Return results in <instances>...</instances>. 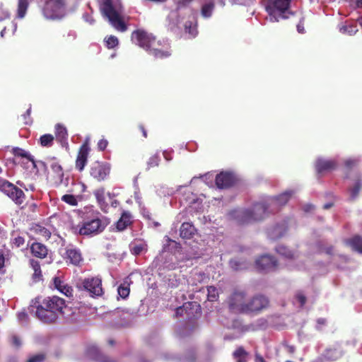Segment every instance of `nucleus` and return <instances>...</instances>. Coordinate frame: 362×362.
Returning <instances> with one entry per match:
<instances>
[{
    "instance_id": "obj_37",
    "label": "nucleus",
    "mask_w": 362,
    "mask_h": 362,
    "mask_svg": "<svg viewBox=\"0 0 362 362\" xmlns=\"http://www.w3.org/2000/svg\"><path fill=\"white\" fill-rule=\"evenodd\" d=\"M33 230L36 234L39 235L45 240H48L52 234L51 231L49 229L40 225L35 226L33 228Z\"/></svg>"
},
{
    "instance_id": "obj_28",
    "label": "nucleus",
    "mask_w": 362,
    "mask_h": 362,
    "mask_svg": "<svg viewBox=\"0 0 362 362\" xmlns=\"http://www.w3.org/2000/svg\"><path fill=\"white\" fill-rule=\"evenodd\" d=\"M346 243L354 250L362 253V238L360 236H355L353 238L346 240Z\"/></svg>"
},
{
    "instance_id": "obj_12",
    "label": "nucleus",
    "mask_w": 362,
    "mask_h": 362,
    "mask_svg": "<svg viewBox=\"0 0 362 362\" xmlns=\"http://www.w3.org/2000/svg\"><path fill=\"white\" fill-rule=\"evenodd\" d=\"M255 263L259 270L266 272L274 271L278 268L277 262L273 257L267 255L259 257Z\"/></svg>"
},
{
    "instance_id": "obj_39",
    "label": "nucleus",
    "mask_w": 362,
    "mask_h": 362,
    "mask_svg": "<svg viewBox=\"0 0 362 362\" xmlns=\"http://www.w3.org/2000/svg\"><path fill=\"white\" fill-rule=\"evenodd\" d=\"M276 251L281 256L287 259H291L294 257V253L291 250L284 245H279L276 247Z\"/></svg>"
},
{
    "instance_id": "obj_16",
    "label": "nucleus",
    "mask_w": 362,
    "mask_h": 362,
    "mask_svg": "<svg viewBox=\"0 0 362 362\" xmlns=\"http://www.w3.org/2000/svg\"><path fill=\"white\" fill-rule=\"evenodd\" d=\"M293 193L294 192L293 190H288L276 197L268 199V201L272 207V210H277L279 206L286 204Z\"/></svg>"
},
{
    "instance_id": "obj_57",
    "label": "nucleus",
    "mask_w": 362,
    "mask_h": 362,
    "mask_svg": "<svg viewBox=\"0 0 362 362\" xmlns=\"http://www.w3.org/2000/svg\"><path fill=\"white\" fill-rule=\"evenodd\" d=\"M83 18L86 22H88L90 25H93L95 22V20L89 14H84Z\"/></svg>"
},
{
    "instance_id": "obj_7",
    "label": "nucleus",
    "mask_w": 362,
    "mask_h": 362,
    "mask_svg": "<svg viewBox=\"0 0 362 362\" xmlns=\"http://www.w3.org/2000/svg\"><path fill=\"white\" fill-rule=\"evenodd\" d=\"M42 13L47 19H61L66 15L64 0H45Z\"/></svg>"
},
{
    "instance_id": "obj_42",
    "label": "nucleus",
    "mask_w": 362,
    "mask_h": 362,
    "mask_svg": "<svg viewBox=\"0 0 362 362\" xmlns=\"http://www.w3.org/2000/svg\"><path fill=\"white\" fill-rule=\"evenodd\" d=\"M54 136L52 134L42 135L40 139V144L42 146L49 147L53 144Z\"/></svg>"
},
{
    "instance_id": "obj_36",
    "label": "nucleus",
    "mask_w": 362,
    "mask_h": 362,
    "mask_svg": "<svg viewBox=\"0 0 362 362\" xmlns=\"http://www.w3.org/2000/svg\"><path fill=\"white\" fill-rule=\"evenodd\" d=\"M28 7V0H18L17 17L23 18L25 17Z\"/></svg>"
},
{
    "instance_id": "obj_35",
    "label": "nucleus",
    "mask_w": 362,
    "mask_h": 362,
    "mask_svg": "<svg viewBox=\"0 0 362 362\" xmlns=\"http://www.w3.org/2000/svg\"><path fill=\"white\" fill-rule=\"evenodd\" d=\"M339 30L340 33L347 34L349 35H355L358 31L356 25L354 24L339 25Z\"/></svg>"
},
{
    "instance_id": "obj_2",
    "label": "nucleus",
    "mask_w": 362,
    "mask_h": 362,
    "mask_svg": "<svg viewBox=\"0 0 362 362\" xmlns=\"http://www.w3.org/2000/svg\"><path fill=\"white\" fill-rule=\"evenodd\" d=\"M132 40L134 43L146 50L156 58L163 59L170 55L168 50L161 49L160 41L156 42L155 37L150 33L142 30H137L132 33Z\"/></svg>"
},
{
    "instance_id": "obj_4",
    "label": "nucleus",
    "mask_w": 362,
    "mask_h": 362,
    "mask_svg": "<svg viewBox=\"0 0 362 362\" xmlns=\"http://www.w3.org/2000/svg\"><path fill=\"white\" fill-rule=\"evenodd\" d=\"M272 207L268 199L262 203L255 204L252 209H236L230 213V216L241 223L263 219L272 210Z\"/></svg>"
},
{
    "instance_id": "obj_19",
    "label": "nucleus",
    "mask_w": 362,
    "mask_h": 362,
    "mask_svg": "<svg viewBox=\"0 0 362 362\" xmlns=\"http://www.w3.org/2000/svg\"><path fill=\"white\" fill-rule=\"evenodd\" d=\"M336 163L332 160L318 158L315 163L316 170L318 173L331 170L334 169Z\"/></svg>"
},
{
    "instance_id": "obj_33",
    "label": "nucleus",
    "mask_w": 362,
    "mask_h": 362,
    "mask_svg": "<svg viewBox=\"0 0 362 362\" xmlns=\"http://www.w3.org/2000/svg\"><path fill=\"white\" fill-rule=\"evenodd\" d=\"M233 356L236 362H247V353L243 347L238 348Z\"/></svg>"
},
{
    "instance_id": "obj_13",
    "label": "nucleus",
    "mask_w": 362,
    "mask_h": 362,
    "mask_svg": "<svg viewBox=\"0 0 362 362\" xmlns=\"http://www.w3.org/2000/svg\"><path fill=\"white\" fill-rule=\"evenodd\" d=\"M201 308L199 304L195 302H187L176 309L175 314L176 316H182L185 313L187 317L191 318L199 314Z\"/></svg>"
},
{
    "instance_id": "obj_55",
    "label": "nucleus",
    "mask_w": 362,
    "mask_h": 362,
    "mask_svg": "<svg viewBox=\"0 0 362 362\" xmlns=\"http://www.w3.org/2000/svg\"><path fill=\"white\" fill-rule=\"evenodd\" d=\"M107 141L105 139H100L98 143V147L100 151H103L107 146Z\"/></svg>"
},
{
    "instance_id": "obj_56",
    "label": "nucleus",
    "mask_w": 362,
    "mask_h": 362,
    "mask_svg": "<svg viewBox=\"0 0 362 362\" xmlns=\"http://www.w3.org/2000/svg\"><path fill=\"white\" fill-rule=\"evenodd\" d=\"M12 343L16 347H19L21 345V341L17 336L12 337Z\"/></svg>"
},
{
    "instance_id": "obj_17",
    "label": "nucleus",
    "mask_w": 362,
    "mask_h": 362,
    "mask_svg": "<svg viewBox=\"0 0 362 362\" xmlns=\"http://www.w3.org/2000/svg\"><path fill=\"white\" fill-rule=\"evenodd\" d=\"M89 150L87 142L83 144L80 148L76 161V167L79 171H82L86 164Z\"/></svg>"
},
{
    "instance_id": "obj_53",
    "label": "nucleus",
    "mask_w": 362,
    "mask_h": 362,
    "mask_svg": "<svg viewBox=\"0 0 362 362\" xmlns=\"http://www.w3.org/2000/svg\"><path fill=\"white\" fill-rule=\"evenodd\" d=\"M296 298V300L299 302L300 306L303 307L306 301L305 296L302 293H298Z\"/></svg>"
},
{
    "instance_id": "obj_40",
    "label": "nucleus",
    "mask_w": 362,
    "mask_h": 362,
    "mask_svg": "<svg viewBox=\"0 0 362 362\" xmlns=\"http://www.w3.org/2000/svg\"><path fill=\"white\" fill-rule=\"evenodd\" d=\"M129 291L130 289L127 281H124L117 288L118 295L122 298H126L129 296Z\"/></svg>"
},
{
    "instance_id": "obj_46",
    "label": "nucleus",
    "mask_w": 362,
    "mask_h": 362,
    "mask_svg": "<svg viewBox=\"0 0 362 362\" xmlns=\"http://www.w3.org/2000/svg\"><path fill=\"white\" fill-rule=\"evenodd\" d=\"M62 200L69 204L71 206H76L77 200L75 197L72 194H65L62 196Z\"/></svg>"
},
{
    "instance_id": "obj_63",
    "label": "nucleus",
    "mask_w": 362,
    "mask_h": 362,
    "mask_svg": "<svg viewBox=\"0 0 362 362\" xmlns=\"http://www.w3.org/2000/svg\"><path fill=\"white\" fill-rule=\"evenodd\" d=\"M256 362H266V361H264L263 357H262L259 355H257L256 356Z\"/></svg>"
},
{
    "instance_id": "obj_3",
    "label": "nucleus",
    "mask_w": 362,
    "mask_h": 362,
    "mask_svg": "<svg viewBox=\"0 0 362 362\" xmlns=\"http://www.w3.org/2000/svg\"><path fill=\"white\" fill-rule=\"evenodd\" d=\"M102 14L117 30L124 32L127 30L122 18V6L120 0H98Z\"/></svg>"
},
{
    "instance_id": "obj_41",
    "label": "nucleus",
    "mask_w": 362,
    "mask_h": 362,
    "mask_svg": "<svg viewBox=\"0 0 362 362\" xmlns=\"http://www.w3.org/2000/svg\"><path fill=\"white\" fill-rule=\"evenodd\" d=\"M214 8V3L206 4L202 6V15L205 18H209L211 16Z\"/></svg>"
},
{
    "instance_id": "obj_45",
    "label": "nucleus",
    "mask_w": 362,
    "mask_h": 362,
    "mask_svg": "<svg viewBox=\"0 0 362 362\" xmlns=\"http://www.w3.org/2000/svg\"><path fill=\"white\" fill-rule=\"evenodd\" d=\"M229 264L230 267L234 270H240L246 268L245 263L238 259H231Z\"/></svg>"
},
{
    "instance_id": "obj_52",
    "label": "nucleus",
    "mask_w": 362,
    "mask_h": 362,
    "mask_svg": "<svg viewBox=\"0 0 362 362\" xmlns=\"http://www.w3.org/2000/svg\"><path fill=\"white\" fill-rule=\"evenodd\" d=\"M18 320L20 322H26L28 320V315L25 312L21 311L19 312L17 315Z\"/></svg>"
},
{
    "instance_id": "obj_14",
    "label": "nucleus",
    "mask_w": 362,
    "mask_h": 362,
    "mask_svg": "<svg viewBox=\"0 0 362 362\" xmlns=\"http://www.w3.org/2000/svg\"><path fill=\"white\" fill-rule=\"evenodd\" d=\"M268 299L264 296H257L247 302L245 312H254L263 309L267 306Z\"/></svg>"
},
{
    "instance_id": "obj_31",
    "label": "nucleus",
    "mask_w": 362,
    "mask_h": 362,
    "mask_svg": "<svg viewBox=\"0 0 362 362\" xmlns=\"http://www.w3.org/2000/svg\"><path fill=\"white\" fill-rule=\"evenodd\" d=\"M30 265L34 271V273L32 276L33 281L37 282L40 281L42 279V272L39 262L32 259L30 260Z\"/></svg>"
},
{
    "instance_id": "obj_62",
    "label": "nucleus",
    "mask_w": 362,
    "mask_h": 362,
    "mask_svg": "<svg viewBox=\"0 0 362 362\" xmlns=\"http://www.w3.org/2000/svg\"><path fill=\"white\" fill-rule=\"evenodd\" d=\"M185 216V214L184 213H180L177 216H176V220L177 221H181V220L184 218Z\"/></svg>"
},
{
    "instance_id": "obj_20",
    "label": "nucleus",
    "mask_w": 362,
    "mask_h": 362,
    "mask_svg": "<svg viewBox=\"0 0 362 362\" xmlns=\"http://www.w3.org/2000/svg\"><path fill=\"white\" fill-rule=\"evenodd\" d=\"M287 226L285 222L276 225L268 230V235L272 239L281 238L286 231Z\"/></svg>"
},
{
    "instance_id": "obj_27",
    "label": "nucleus",
    "mask_w": 362,
    "mask_h": 362,
    "mask_svg": "<svg viewBox=\"0 0 362 362\" xmlns=\"http://www.w3.org/2000/svg\"><path fill=\"white\" fill-rule=\"evenodd\" d=\"M55 136L57 140H58L62 144L66 142L67 140V130L65 127L58 124L55 126Z\"/></svg>"
},
{
    "instance_id": "obj_38",
    "label": "nucleus",
    "mask_w": 362,
    "mask_h": 362,
    "mask_svg": "<svg viewBox=\"0 0 362 362\" xmlns=\"http://www.w3.org/2000/svg\"><path fill=\"white\" fill-rule=\"evenodd\" d=\"M87 354L89 357L95 360H102L103 356L101 355L98 348L95 345H91L87 349Z\"/></svg>"
},
{
    "instance_id": "obj_30",
    "label": "nucleus",
    "mask_w": 362,
    "mask_h": 362,
    "mask_svg": "<svg viewBox=\"0 0 362 362\" xmlns=\"http://www.w3.org/2000/svg\"><path fill=\"white\" fill-rule=\"evenodd\" d=\"M13 152L15 156L26 158L28 161H30L32 163L33 167H35L34 158L28 151L20 148H14L13 149Z\"/></svg>"
},
{
    "instance_id": "obj_25",
    "label": "nucleus",
    "mask_w": 362,
    "mask_h": 362,
    "mask_svg": "<svg viewBox=\"0 0 362 362\" xmlns=\"http://www.w3.org/2000/svg\"><path fill=\"white\" fill-rule=\"evenodd\" d=\"M132 223V215L129 212L124 211L122 213L120 218L117 222L116 227L118 230H124Z\"/></svg>"
},
{
    "instance_id": "obj_18",
    "label": "nucleus",
    "mask_w": 362,
    "mask_h": 362,
    "mask_svg": "<svg viewBox=\"0 0 362 362\" xmlns=\"http://www.w3.org/2000/svg\"><path fill=\"white\" fill-rule=\"evenodd\" d=\"M234 182V177L229 173H221L216 176V185L218 188L230 187Z\"/></svg>"
},
{
    "instance_id": "obj_9",
    "label": "nucleus",
    "mask_w": 362,
    "mask_h": 362,
    "mask_svg": "<svg viewBox=\"0 0 362 362\" xmlns=\"http://www.w3.org/2000/svg\"><path fill=\"white\" fill-rule=\"evenodd\" d=\"M80 287L88 291L92 296H100L103 294L102 281L98 277L83 279Z\"/></svg>"
},
{
    "instance_id": "obj_26",
    "label": "nucleus",
    "mask_w": 362,
    "mask_h": 362,
    "mask_svg": "<svg viewBox=\"0 0 362 362\" xmlns=\"http://www.w3.org/2000/svg\"><path fill=\"white\" fill-rule=\"evenodd\" d=\"M129 247L132 253L134 255H139L147 250V245L141 240L132 243Z\"/></svg>"
},
{
    "instance_id": "obj_23",
    "label": "nucleus",
    "mask_w": 362,
    "mask_h": 362,
    "mask_svg": "<svg viewBox=\"0 0 362 362\" xmlns=\"http://www.w3.org/2000/svg\"><path fill=\"white\" fill-rule=\"evenodd\" d=\"M54 287L66 296L72 294V288L66 284L59 277H54L53 279Z\"/></svg>"
},
{
    "instance_id": "obj_44",
    "label": "nucleus",
    "mask_w": 362,
    "mask_h": 362,
    "mask_svg": "<svg viewBox=\"0 0 362 362\" xmlns=\"http://www.w3.org/2000/svg\"><path fill=\"white\" fill-rule=\"evenodd\" d=\"M207 290V298L209 301L216 300L218 295L217 288L214 286H208Z\"/></svg>"
},
{
    "instance_id": "obj_51",
    "label": "nucleus",
    "mask_w": 362,
    "mask_h": 362,
    "mask_svg": "<svg viewBox=\"0 0 362 362\" xmlns=\"http://www.w3.org/2000/svg\"><path fill=\"white\" fill-rule=\"evenodd\" d=\"M10 16V14L8 11L4 8L2 6H0V22L8 18Z\"/></svg>"
},
{
    "instance_id": "obj_24",
    "label": "nucleus",
    "mask_w": 362,
    "mask_h": 362,
    "mask_svg": "<svg viewBox=\"0 0 362 362\" xmlns=\"http://www.w3.org/2000/svg\"><path fill=\"white\" fill-rule=\"evenodd\" d=\"M50 168L54 173L55 183L60 185L63 182L64 172L62 166L57 162L53 161L50 164Z\"/></svg>"
},
{
    "instance_id": "obj_21",
    "label": "nucleus",
    "mask_w": 362,
    "mask_h": 362,
    "mask_svg": "<svg viewBox=\"0 0 362 362\" xmlns=\"http://www.w3.org/2000/svg\"><path fill=\"white\" fill-rule=\"evenodd\" d=\"M196 229L191 223L185 222L180 227V235L184 239H189L194 235Z\"/></svg>"
},
{
    "instance_id": "obj_43",
    "label": "nucleus",
    "mask_w": 362,
    "mask_h": 362,
    "mask_svg": "<svg viewBox=\"0 0 362 362\" xmlns=\"http://www.w3.org/2000/svg\"><path fill=\"white\" fill-rule=\"evenodd\" d=\"M160 161V158L159 156V154L158 153L154 154L153 156L150 157L147 162V169L148 170L151 168L158 166Z\"/></svg>"
},
{
    "instance_id": "obj_8",
    "label": "nucleus",
    "mask_w": 362,
    "mask_h": 362,
    "mask_svg": "<svg viewBox=\"0 0 362 362\" xmlns=\"http://www.w3.org/2000/svg\"><path fill=\"white\" fill-rule=\"evenodd\" d=\"M0 190L16 204L20 205L24 202L25 194L23 190L6 180L0 179Z\"/></svg>"
},
{
    "instance_id": "obj_29",
    "label": "nucleus",
    "mask_w": 362,
    "mask_h": 362,
    "mask_svg": "<svg viewBox=\"0 0 362 362\" xmlns=\"http://www.w3.org/2000/svg\"><path fill=\"white\" fill-rule=\"evenodd\" d=\"M94 195L97 199L98 204L102 210L105 211L107 207V204L105 199V189L99 188L94 192Z\"/></svg>"
},
{
    "instance_id": "obj_5",
    "label": "nucleus",
    "mask_w": 362,
    "mask_h": 362,
    "mask_svg": "<svg viewBox=\"0 0 362 362\" xmlns=\"http://www.w3.org/2000/svg\"><path fill=\"white\" fill-rule=\"evenodd\" d=\"M291 0H268L265 6L271 22H277L279 19L288 18V8Z\"/></svg>"
},
{
    "instance_id": "obj_58",
    "label": "nucleus",
    "mask_w": 362,
    "mask_h": 362,
    "mask_svg": "<svg viewBox=\"0 0 362 362\" xmlns=\"http://www.w3.org/2000/svg\"><path fill=\"white\" fill-rule=\"evenodd\" d=\"M5 264V257L2 251H0V269H1Z\"/></svg>"
},
{
    "instance_id": "obj_47",
    "label": "nucleus",
    "mask_w": 362,
    "mask_h": 362,
    "mask_svg": "<svg viewBox=\"0 0 362 362\" xmlns=\"http://www.w3.org/2000/svg\"><path fill=\"white\" fill-rule=\"evenodd\" d=\"M106 46L108 48H114L118 45V39L117 37L110 35L105 40Z\"/></svg>"
},
{
    "instance_id": "obj_59",
    "label": "nucleus",
    "mask_w": 362,
    "mask_h": 362,
    "mask_svg": "<svg viewBox=\"0 0 362 362\" xmlns=\"http://www.w3.org/2000/svg\"><path fill=\"white\" fill-rule=\"evenodd\" d=\"M297 30L299 33L303 34L305 33V28L303 24L301 23V21L297 25Z\"/></svg>"
},
{
    "instance_id": "obj_48",
    "label": "nucleus",
    "mask_w": 362,
    "mask_h": 362,
    "mask_svg": "<svg viewBox=\"0 0 362 362\" xmlns=\"http://www.w3.org/2000/svg\"><path fill=\"white\" fill-rule=\"evenodd\" d=\"M11 243L13 244L16 247H19L22 246L25 243V239L22 236L20 235H12L11 238Z\"/></svg>"
},
{
    "instance_id": "obj_6",
    "label": "nucleus",
    "mask_w": 362,
    "mask_h": 362,
    "mask_svg": "<svg viewBox=\"0 0 362 362\" xmlns=\"http://www.w3.org/2000/svg\"><path fill=\"white\" fill-rule=\"evenodd\" d=\"M107 224L105 220L95 218L78 224L74 230L81 235H95L103 231Z\"/></svg>"
},
{
    "instance_id": "obj_50",
    "label": "nucleus",
    "mask_w": 362,
    "mask_h": 362,
    "mask_svg": "<svg viewBox=\"0 0 362 362\" xmlns=\"http://www.w3.org/2000/svg\"><path fill=\"white\" fill-rule=\"evenodd\" d=\"M45 356L42 354H38L31 356L27 362H41L44 360Z\"/></svg>"
},
{
    "instance_id": "obj_32",
    "label": "nucleus",
    "mask_w": 362,
    "mask_h": 362,
    "mask_svg": "<svg viewBox=\"0 0 362 362\" xmlns=\"http://www.w3.org/2000/svg\"><path fill=\"white\" fill-rule=\"evenodd\" d=\"M362 187V180L361 178H357L354 182L353 185L350 187L349 192L351 199H355Z\"/></svg>"
},
{
    "instance_id": "obj_64",
    "label": "nucleus",
    "mask_w": 362,
    "mask_h": 362,
    "mask_svg": "<svg viewBox=\"0 0 362 362\" xmlns=\"http://www.w3.org/2000/svg\"><path fill=\"white\" fill-rule=\"evenodd\" d=\"M356 3L357 7L362 8V0H356Z\"/></svg>"
},
{
    "instance_id": "obj_15",
    "label": "nucleus",
    "mask_w": 362,
    "mask_h": 362,
    "mask_svg": "<svg viewBox=\"0 0 362 362\" xmlns=\"http://www.w3.org/2000/svg\"><path fill=\"white\" fill-rule=\"evenodd\" d=\"M66 262H69L74 265L78 266L82 262L83 258L79 250L73 246H67L65 253L63 255Z\"/></svg>"
},
{
    "instance_id": "obj_54",
    "label": "nucleus",
    "mask_w": 362,
    "mask_h": 362,
    "mask_svg": "<svg viewBox=\"0 0 362 362\" xmlns=\"http://www.w3.org/2000/svg\"><path fill=\"white\" fill-rule=\"evenodd\" d=\"M358 161L359 160L357 158H349L345 161V165L347 168H351L356 165Z\"/></svg>"
},
{
    "instance_id": "obj_11",
    "label": "nucleus",
    "mask_w": 362,
    "mask_h": 362,
    "mask_svg": "<svg viewBox=\"0 0 362 362\" xmlns=\"http://www.w3.org/2000/svg\"><path fill=\"white\" fill-rule=\"evenodd\" d=\"M231 309L245 313L247 302L245 300V293L243 291H235L230 299Z\"/></svg>"
},
{
    "instance_id": "obj_60",
    "label": "nucleus",
    "mask_w": 362,
    "mask_h": 362,
    "mask_svg": "<svg viewBox=\"0 0 362 362\" xmlns=\"http://www.w3.org/2000/svg\"><path fill=\"white\" fill-rule=\"evenodd\" d=\"M163 157L168 161H170V160H172L171 156L170 155V153L167 151H163Z\"/></svg>"
},
{
    "instance_id": "obj_61",
    "label": "nucleus",
    "mask_w": 362,
    "mask_h": 362,
    "mask_svg": "<svg viewBox=\"0 0 362 362\" xmlns=\"http://www.w3.org/2000/svg\"><path fill=\"white\" fill-rule=\"evenodd\" d=\"M202 177L204 179L205 182H206L208 180H210V181H211L213 179V175L211 174L207 173L203 175Z\"/></svg>"
},
{
    "instance_id": "obj_10",
    "label": "nucleus",
    "mask_w": 362,
    "mask_h": 362,
    "mask_svg": "<svg viewBox=\"0 0 362 362\" xmlns=\"http://www.w3.org/2000/svg\"><path fill=\"white\" fill-rule=\"evenodd\" d=\"M110 166L107 163L95 162L90 169V175L98 181L104 180L110 174Z\"/></svg>"
},
{
    "instance_id": "obj_22",
    "label": "nucleus",
    "mask_w": 362,
    "mask_h": 362,
    "mask_svg": "<svg viewBox=\"0 0 362 362\" xmlns=\"http://www.w3.org/2000/svg\"><path fill=\"white\" fill-rule=\"evenodd\" d=\"M30 250L36 257L45 258L47 255L46 246L40 243H33L30 246Z\"/></svg>"
},
{
    "instance_id": "obj_34",
    "label": "nucleus",
    "mask_w": 362,
    "mask_h": 362,
    "mask_svg": "<svg viewBox=\"0 0 362 362\" xmlns=\"http://www.w3.org/2000/svg\"><path fill=\"white\" fill-rule=\"evenodd\" d=\"M324 356L329 361H335L342 356V353L337 349H329L326 350Z\"/></svg>"
},
{
    "instance_id": "obj_49",
    "label": "nucleus",
    "mask_w": 362,
    "mask_h": 362,
    "mask_svg": "<svg viewBox=\"0 0 362 362\" xmlns=\"http://www.w3.org/2000/svg\"><path fill=\"white\" fill-rule=\"evenodd\" d=\"M185 30L192 37H195L197 35V31L195 26H192V23H186L185 25Z\"/></svg>"
},
{
    "instance_id": "obj_1",
    "label": "nucleus",
    "mask_w": 362,
    "mask_h": 362,
    "mask_svg": "<svg viewBox=\"0 0 362 362\" xmlns=\"http://www.w3.org/2000/svg\"><path fill=\"white\" fill-rule=\"evenodd\" d=\"M66 308L64 299L54 296L45 298L41 304L36 307V317L44 322H53L59 315H63Z\"/></svg>"
}]
</instances>
